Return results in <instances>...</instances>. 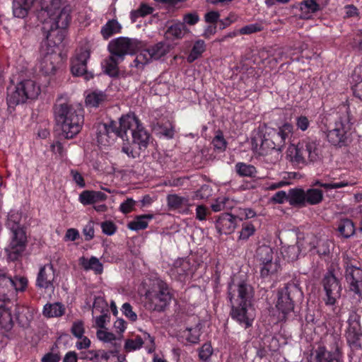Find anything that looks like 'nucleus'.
Segmentation results:
<instances>
[{"label": "nucleus", "mask_w": 362, "mask_h": 362, "mask_svg": "<svg viewBox=\"0 0 362 362\" xmlns=\"http://www.w3.org/2000/svg\"><path fill=\"white\" fill-rule=\"evenodd\" d=\"M253 294V288L244 280L233 281L228 287V298L231 306L230 315L245 329L251 327L253 321L247 313V308L251 305Z\"/></svg>", "instance_id": "f257e3e1"}, {"label": "nucleus", "mask_w": 362, "mask_h": 362, "mask_svg": "<svg viewBox=\"0 0 362 362\" xmlns=\"http://www.w3.org/2000/svg\"><path fill=\"white\" fill-rule=\"evenodd\" d=\"M54 115L56 124L65 139H73L81 132L84 116L83 110L80 106L63 102L62 98H59L54 106Z\"/></svg>", "instance_id": "f03ea898"}, {"label": "nucleus", "mask_w": 362, "mask_h": 362, "mask_svg": "<svg viewBox=\"0 0 362 362\" xmlns=\"http://www.w3.org/2000/svg\"><path fill=\"white\" fill-rule=\"evenodd\" d=\"M54 115L56 124L65 139H73L81 132L84 116L83 110L80 106L63 102L62 98H59L54 106Z\"/></svg>", "instance_id": "7ed1b4c3"}, {"label": "nucleus", "mask_w": 362, "mask_h": 362, "mask_svg": "<svg viewBox=\"0 0 362 362\" xmlns=\"http://www.w3.org/2000/svg\"><path fill=\"white\" fill-rule=\"evenodd\" d=\"M343 341L338 334H327L322 345L313 351L310 362H343Z\"/></svg>", "instance_id": "20e7f679"}, {"label": "nucleus", "mask_w": 362, "mask_h": 362, "mask_svg": "<svg viewBox=\"0 0 362 362\" xmlns=\"http://www.w3.org/2000/svg\"><path fill=\"white\" fill-rule=\"evenodd\" d=\"M40 93V86L33 80H24L13 88H8L7 104L9 108H14L28 100H34Z\"/></svg>", "instance_id": "39448f33"}, {"label": "nucleus", "mask_w": 362, "mask_h": 362, "mask_svg": "<svg viewBox=\"0 0 362 362\" xmlns=\"http://www.w3.org/2000/svg\"><path fill=\"white\" fill-rule=\"evenodd\" d=\"M277 296L276 307L286 317V315L293 311L296 300L303 298V292L298 281L292 280L278 291Z\"/></svg>", "instance_id": "423d86ee"}, {"label": "nucleus", "mask_w": 362, "mask_h": 362, "mask_svg": "<svg viewBox=\"0 0 362 362\" xmlns=\"http://www.w3.org/2000/svg\"><path fill=\"white\" fill-rule=\"evenodd\" d=\"M343 262L345 279L350 290L362 298V269L360 262L348 256L344 257Z\"/></svg>", "instance_id": "0eeeda50"}, {"label": "nucleus", "mask_w": 362, "mask_h": 362, "mask_svg": "<svg viewBox=\"0 0 362 362\" xmlns=\"http://www.w3.org/2000/svg\"><path fill=\"white\" fill-rule=\"evenodd\" d=\"M272 248L268 245H261L256 250V258L260 265V276L266 279L274 274L279 268L276 261L273 260Z\"/></svg>", "instance_id": "6e6552de"}, {"label": "nucleus", "mask_w": 362, "mask_h": 362, "mask_svg": "<svg viewBox=\"0 0 362 362\" xmlns=\"http://www.w3.org/2000/svg\"><path fill=\"white\" fill-rule=\"evenodd\" d=\"M141 46V42L132 38L119 37L111 40L108 45L110 53L119 60L127 54H134Z\"/></svg>", "instance_id": "1a4fd4ad"}, {"label": "nucleus", "mask_w": 362, "mask_h": 362, "mask_svg": "<svg viewBox=\"0 0 362 362\" xmlns=\"http://www.w3.org/2000/svg\"><path fill=\"white\" fill-rule=\"evenodd\" d=\"M131 135L132 136V146L124 144L122 151L130 158H136L147 148L150 135L142 126L132 132Z\"/></svg>", "instance_id": "9d476101"}, {"label": "nucleus", "mask_w": 362, "mask_h": 362, "mask_svg": "<svg viewBox=\"0 0 362 362\" xmlns=\"http://www.w3.org/2000/svg\"><path fill=\"white\" fill-rule=\"evenodd\" d=\"M352 123L348 112L339 117L335 123V128L326 133L328 141L334 145L342 146L346 145L347 133L351 128Z\"/></svg>", "instance_id": "9b49d317"}, {"label": "nucleus", "mask_w": 362, "mask_h": 362, "mask_svg": "<svg viewBox=\"0 0 362 362\" xmlns=\"http://www.w3.org/2000/svg\"><path fill=\"white\" fill-rule=\"evenodd\" d=\"M90 56V49L81 47L76 50L75 56L71 60V71L74 76H83L86 80L93 77L91 72L87 70V61Z\"/></svg>", "instance_id": "f8f14e48"}, {"label": "nucleus", "mask_w": 362, "mask_h": 362, "mask_svg": "<svg viewBox=\"0 0 362 362\" xmlns=\"http://www.w3.org/2000/svg\"><path fill=\"white\" fill-rule=\"evenodd\" d=\"M27 243L25 230L11 233V241L5 248L8 259L13 262L19 259L26 249Z\"/></svg>", "instance_id": "ddd939ff"}, {"label": "nucleus", "mask_w": 362, "mask_h": 362, "mask_svg": "<svg viewBox=\"0 0 362 362\" xmlns=\"http://www.w3.org/2000/svg\"><path fill=\"white\" fill-rule=\"evenodd\" d=\"M322 285L326 293L325 301L326 305H333L340 296L341 286L339 280L332 272H327L323 279Z\"/></svg>", "instance_id": "4468645a"}, {"label": "nucleus", "mask_w": 362, "mask_h": 362, "mask_svg": "<svg viewBox=\"0 0 362 362\" xmlns=\"http://www.w3.org/2000/svg\"><path fill=\"white\" fill-rule=\"evenodd\" d=\"M171 299L172 295L168 286L163 283L160 284L159 290L150 298L152 310L157 312L165 311Z\"/></svg>", "instance_id": "2eb2a0df"}, {"label": "nucleus", "mask_w": 362, "mask_h": 362, "mask_svg": "<svg viewBox=\"0 0 362 362\" xmlns=\"http://www.w3.org/2000/svg\"><path fill=\"white\" fill-rule=\"evenodd\" d=\"M71 21L70 9L63 7L60 11H53L43 24L42 29H47V26L59 28L66 30Z\"/></svg>", "instance_id": "dca6fc26"}, {"label": "nucleus", "mask_w": 362, "mask_h": 362, "mask_svg": "<svg viewBox=\"0 0 362 362\" xmlns=\"http://www.w3.org/2000/svg\"><path fill=\"white\" fill-rule=\"evenodd\" d=\"M13 278L4 274H0V307L13 305L11 299L13 298Z\"/></svg>", "instance_id": "f3484780"}, {"label": "nucleus", "mask_w": 362, "mask_h": 362, "mask_svg": "<svg viewBox=\"0 0 362 362\" xmlns=\"http://www.w3.org/2000/svg\"><path fill=\"white\" fill-rule=\"evenodd\" d=\"M240 220L231 214H221L216 220V228L219 234H230L236 228L237 221Z\"/></svg>", "instance_id": "a211bd4d"}, {"label": "nucleus", "mask_w": 362, "mask_h": 362, "mask_svg": "<svg viewBox=\"0 0 362 362\" xmlns=\"http://www.w3.org/2000/svg\"><path fill=\"white\" fill-rule=\"evenodd\" d=\"M55 278L52 264H47L40 268L36 280V286L41 288L47 289L53 287Z\"/></svg>", "instance_id": "6ab92c4d"}, {"label": "nucleus", "mask_w": 362, "mask_h": 362, "mask_svg": "<svg viewBox=\"0 0 362 362\" xmlns=\"http://www.w3.org/2000/svg\"><path fill=\"white\" fill-rule=\"evenodd\" d=\"M293 130V126L291 124L286 123L277 131L274 130L271 138L275 144L276 151H281L286 145V139L289 137Z\"/></svg>", "instance_id": "aec40b11"}, {"label": "nucleus", "mask_w": 362, "mask_h": 362, "mask_svg": "<svg viewBox=\"0 0 362 362\" xmlns=\"http://www.w3.org/2000/svg\"><path fill=\"white\" fill-rule=\"evenodd\" d=\"M252 145L255 151L259 150L260 155H266L270 151H276L275 144H274L272 138H267L260 133L252 138Z\"/></svg>", "instance_id": "412c9836"}, {"label": "nucleus", "mask_w": 362, "mask_h": 362, "mask_svg": "<svg viewBox=\"0 0 362 362\" xmlns=\"http://www.w3.org/2000/svg\"><path fill=\"white\" fill-rule=\"evenodd\" d=\"M140 126L141 124L134 114H127L119 119V129L124 134V140H128V132L132 134V132L136 131Z\"/></svg>", "instance_id": "4be33fe9"}, {"label": "nucleus", "mask_w": 362, "mask_h": 362, "mask_svg": "<svg viewBox=\"0 0 362 362\" xmlns=\"http://www.w3.org/2000/svg\"><path fill=\"white\" fill-rule=\"evenodd\" d=\"M46 35V43L48 46L58 47L63 43L66 36V30L47 26V29H43Z\"/></svg>", "instance_id": "5701e85b"}, {"label": "nucleus", "mask_w": 362, "mask_h": 362, "mask_svg": "<svg viewBox=\"0 0 362 362\" xmlns=\"http://www.w3.org/2000/svg\"><path fill=\"white\" fill-rule=\"evenodd\" d=\"M348 324L347 341L349 343H354L358 339L361 334L360 316L355 312L351 313L348 319Z\"/></svg>", "instance_id": "b1692460"}, {"label": "nucleus", "mask_w": 362, "mask_h": 362, "mask_svg": "<svg viewBox=\"0 0 362 362\" xmlns=\"http://www.w3.org/2000/svg\"><path fill=\"white\" fill-rule=\"evenodd\" d=\"M34 310L24 306L15 305V316L18 325L25 329L28 328L33 319Z\"/></svg>", "instance_id": "393cba45"}, {"label": "nucleus", "mask_w": 362, "mask_h": 362, "mask_svg": "<svg viewBox=\"0 0 362 362\" xmlns=\"http://www.w3.org/2000/svg\"><path fill=\"white\" fill-rule=\"evenodd\" d=\"M57 59L58 56L53 53V50L51 52L48 51L40 59V71L46 75L54 74L56 71L55 62Z\"/></svg>", "instance_id": "a878e982"}, {"label": "nucleus", "mask_w": 362, "mask_h": 362, "mask_svg": "<svg viewBox=\"0 0 362 362\" xmlns=\"http://www.w3.org/2000/svg\"><path fill=\"white\" fill-rule=\"evenodd\" d=\"M297 146L303 147L304 149L303 155H304L305 157L308 156L310 161L314 162L320 158V150L319 148V145L315 141L310 139L303 140L301 142H299Z\"/></svg>", "instance_id": "bb28decb"}, {"label": "nucleus", "mask_w": 362, "mask_h": 362, "mask_svg": "<svg viewBox=\"0 0 362 362\" xmlns=\"http://www.w3.org/2000/svg\"><path fill=\"white\" fill-rule=\"evenodd\" d=\"M78 199L80 202L86 206L104 201L107 199V195L100 191L85 190L80 194Z\"/></svg>", "instance_id": "cd10ccee"}, {"label": "nucleus", "mask_w": 362, "mask_h": 362, "mask_svg": "<svg viewBox=\"0 0 362 362\" xmlns=\"http://www.w3.org/2000/svg\"><path fill=\"white\" fill-rule=\"evenodd\" d=\"M34 1L35 0H13V15L17 18H25L28 15V11L32 7Z\"/></svg>", "instance_id": "c85d7f7f"}, {"label": "nucleus", "mask_w": 362, "mask_h": 362, "mask_svg": "<svg viewBox=\"0 0 362 362\" xmlns=\"http://www.w3.org/2000/svg\"><path fill=\"white\" fill-rule=\"evenodd\" d=\"M288 201L293 206H304L305 204V191L300 188L291 189L288 191Z\"/></svg>", "instance_id": "c756f323"}, {"label": "nucleus", "mask_w": 362, "mask_h": 362, "mask_svg": "<svg viewBox=\"0 0 362 362\" xmlns=\"http://www.w3.org/2000/svg\"><path fill=\"white\" fill-rule=\"evenodd\" d=\"M12 305H8L0 307V325L6 330L11 329L13 325L11 310Z\"/></svg>", "instance_id": "7c9ffc66"}, {"label": "nucleus", "mask_w": 362, "mask_h": 362, "mask_svg": "<svg viewBox=\"0 0 362 362\" xmlns=\"http://www.w3.org/2000/svg\"><path fill=\"white\" fill-rule=\"evenodd\" d=\"M122 62V60L117 59L110 54V56L104 60L103 64L105 73L112 77L117 76L119 73L118 64Z\"/></svg>", "instance_id": "2f4dec72"}, {"label": "nucleus", "mask_w": 362, "mask_h": 362, "mask_svg": "<svg viewBox=\"0 0 362 362\" xmlns=\"http://www.w3.org/2000/svg\"><path fill=\"white\" fill-rule=\"evenodd\" d=\"M122 29L121 25L117 20L112 19L108 21L104 25L100 30L101 35L105 40H107L115 34L119 33Z\"/></svg>", "instance_id": "473e14b6"}, {"label": "nucleus", "mask_w": 362, "mask_h": 362, "mask_svg": "<svg viewBox=\"0 0 362 362\" xmlns=\"http://www.w3.org/2000/svg\"><path fill=\"white\" fill-rule=\"evenodd\" d=\"M65 308L60 303H47L44 306L42 313L47 317H61L64 314Z\"/></svg>", "instance_id": "72a5a7b5"}, {"label": "nucleus", "mask_w": 362, "mask_h": 362, "mask_svg": "<svg viewBox=\"0 0 362 362\" xmlns=\"http://www.w3.org/2000/svg\"><path fill=\"white\" fill-rule=\"evenodd\" d=\"M337 231L344 238H349L351 237L355 233L354 222L349 218L341 220L338 223Z\"/></svg>", "instance_id": "f704fd0d"}, {"label": "nucleus", "mask_w": 362, "mask_h": 362, "mask_svg": "<svg viewBox=\"0 0 362 362\" xmlns=\"http://www.w3.org/2000/svg\"><path fill=\"white\" fill-rule=\"evenodd\" d=\"M189 32L187 26L178 21L168 28L166 34L173 39H182Z\"/></svg>", "instance_id": "c9c22d12"}, {"label": "nucleus", "mask_w": 362, "mask_h": 362, "mask_svg": "<svg viewBox=\"0 0 362 362\" xmlns=\"http://www.w3.org/2000/svg\"><path fill=\"white\" fill-rule=\"evenodd\" d=\"M168 206L170 209H179L182 206H190L189 199L177 194H169L167 197Z\"/></svg>", "instance_id": "e433bc0d"}, {"label": "nucleus", "mask_w": 362, "mask_h": 362, "mask_svg": "<svg viewBox=\"0 0 362 362\" xmlns=\"http://www.w3.org/2000/svg\"><path fill=\"white\" fill-rule=\"evenodd\" d=\"M300 9L303 15V18H309L310 15L320 10V5L315 0H305L300 4Z\"/></svg>", "instance_id": "4c0bfd02"}, {"label": "nucleus", "mask_w": 362, "mask_h": 362, "mask_svg": "<svg viewBox=\"0 0 362 362\" xmlns=\"http://www.w3.org/2000/svg\"><path fill=\"white\" fill-rule=\"evenodd\" d=\"M80 263L86 270L92 269L96 274H101L103 269V264L99 259L95 257H91L90 259H87L84 257L80 258Z\"/></svg>", "instance_id": "58836bf2"}, {"label": "nucleus", "mask_w": 362, "mask_h": 362, "mask_svg": "<svg viewBox=\"0 0 362 362\" xmlns=\"http://www.w3.org/2000/svg\"><path fill=\"white\" fill-rule=\"evenodd\" d=\"M304 149L300 146H296L292 148L291 150H290V154L291 156V162L296 165H298L300 167H302L303 165H305L306 163V159L303 155V151Z\"/></svg>", "instance_id": "ea45409f"}, {"label": "nucleus", "mask_w": 362, "mask_h": 362, "mask_svg": "<svg viewBox=\"0 0 362 362\" xmlns=\"http://www.w3.org/2000/svg\"><path fill=\"white\" fill-rule=\"evenodd\" d=\"M205 49L206 45L204 41L202 40H197L187 58V62L189 63L194 62L202 55Z\"/></svg>", "instance_id": "a19ab883"}, {"label": "nucleus", "mask_w": 362, "mask_h": 362, "mask_svg": "<svg viewBox=\"0 0 362 362\" xmlns=\"http://www.w3.org/2000/svg\"><path fill=\"white\" fill-rule=\"evenodd\" d=\"M305 202L310 205H316L320 203L323 199V194L322 190L318 189H309L305 192Z\"/></svg>", "instance_id": "79ce46f5"}, {"label": "nucleus", "mask_w": 362, "mask_h": 362, "mask_svg": "<svg viewBox=\"0 0 362 362\" xmlns=\"http://www.w3.org/2000/svg\"><path fill=\"white\" fill-rule=\"evenodd\" d=\"M153 60L148 49L141 50L134 60V66L143 69L144 66Z\"/></svg>", "instance_id": "37998d69"}, {"label": "nucleus", "mask_w": 362, "mask_h": 362, "mask_svg": "<svg viewBox=\"0 0 362 362\" xmlns=\"http://www.w3.org/2000/svg\"><path fill=\"white\" fill-rule=\"evenodd\" d=\"M151 57L153 58V60H158L164 55H165L168 52V47L165 45L164 42H158L150 47L148 48Z\"/></svg>", "instance_id": "c03bdc74"}, {"label": "nucleus", "mask_w": 362, "mask_h": 362, "mask_svg": "<svg viewBox=\"0 0 362 362\" xmlns=\"http://www.w3.org/2000/svg\"><path fill=\"white\" fill-rule=\"evenodd\" d=\"M235 170L241 177H255L257 173L255 166L244 163H238L235 165Z\"/></svg>", "instance_id": "a18cd8bd"}, {"label": "nucleus", "mask_w": 362, "mask_h": 362, "mask_svg": "<svg viewBox=\"0 0 362 362\" xmlns=\"http://www.w3.org/2000/svg\"><path fill=\"white\" fill-rule=\"evenodd\" d=\"M21 216L17 213H9L8 220L6 223V227L10 230L11 233L25 230V229L20 225Z\"/></svg>", "instance_id": "49530a36"}, {"label": "nucleus", "mask_w": 362, "mask_h": 362, "mask_svg": "<svg viewBox=\"0 0 362 362\" xmlns=\"http://www.w3.org/2000/svg\"><path fill=\"white\" fill-rule=\"evenodd\" d=\"M152 215H142L139 216L133 221L128 223V228L132 230H139L147 228L148 222L146 218H151Z\"/></svg>", "instance_id": "de8ad7c7"}, {"label": "nucleus", "mask_w": 362, "mask_h": 362, "mask_svg": "<svg viewBox=\"0 0 362 362\" xmlns=\"http://www.w3.org/2000/svg\"><path fill=\"white\" fill-rule=\"evenodd\" d=\"M96 134L98 143L103 145H106L107 143H109L110 139H111V136L108 133V129H107L106 123L98 124Z\"/></svg>", "instance_id": "09e8293b"}, {"label": "nucleus", "mask_w": 362, "mask_h": 362, "mask_svg": "<svg viewBox=\"0 0 362 362\" xmlns=\"http://www.w3.org/2000/svg\"><path fill=\"white\" fill-rule=\"evenodd\" d=\"M332 246V242L328 239H321L317 242L315 249L320 256H327L330 253V248Z\"/></svg>", "instance_id": "8fccbe9b"}, {"label": "nucleus", "mask_w": 362, "mask_h": 362, "mask_svg": "<svg viewBox=\"0 0 362 362\" xmlns=\"http://www.w3.org/2000/svg\"><path fill=\"white\" fill-rule=\"evenodd\" d=\"M105 99V95L102 92H93L88 94L86 98V103L87 105L92 107H97L99 104L104 101Z\"/></svg>", "instance_id": "3c124183"}, {"label": "nucleus", "mask_w": 362, "mask_h": 362, "mask_svg": "<svg viewBox=\"0 0 362 362\" xmlns=\"http://www.w3.org/2000/svg\"><path fill=\"white\" fill-rule=\"evenodd\" d=\"M282 253L288 261H294L297 259L300 254V246L298 243L296 245H288L284 249Z\"/></svg>", "instance_id": "603ef678"}, {"label": "nucleus", "mask_w": 362, "mask_h": 362, "mask_svg": "<svg viewBox=\"0 0 362 362\" xmlns=\"http://www.w3.org/2000/svg\"><path fill=\"white\" fill-rule=\"evenodd\" d=\"M213 352L214 349L211 343H205L199 349V358L200 360L207 362L210 359Z\"/></svg>", "instance_id": "864d4df0"}, {"label": "nucleus", "mask_w": 362, "mask_h": 362, "mask_svg": "<svg viewBox=\"0 0 362 362\" xmlns=\"http://www.w3.org/2000/svg\"><path fill=\"white\" fill-rule=\"evenodd\" d=\"M189 269V262L185 259H182L177 261L175 263L174 272L176 273L180 276H184L187 275Z\"/></svg>", "instance_id": "5fc2aeb1"}, {"label": "nucleus", "mask_w": 362, "mask_h": 362, "mask_svg": "<svg viewBox=\"0 0 362 362\" xmlns=\"http://www.w3.org/2000/svg\"><path fill=\"white\" fill-rule=\"evenodd\" d=\"M187 334L186 335V339L191 344H197L199 341L200 330L198 327L193 328H186L185 330Z\"/></svg>", "instance_id": "6e6d98bb"}, {"label": "nucleus", "mask_w": 362, "mask_h": 362, "mask_svg": "<svg viewBox=\"0 0 362 362\" xmlns=\"http://www.w3.org/2000/svg\"><path fill=\"white\" fill-rule=\"evenodd\" d=\"M212 144L215 149H217L221 152L225 151L227 142L223 138V133L221 131L217 132V134L212 141Z\"/></svg>", "instance_id": "4d7b16f0"}, {"label": "nucleus", "mask_w": 362, "mask_h": 362, "mask_svg": "<svg viewBox=\"0 0 362 362\" xmlns=\"http://www.w3.org/2000/svg\"><path fill=\"white\" fill-rule=\"evenodd\" d=\"M255 231V226L252 223H246L243 224L242 230L240 232L239 240H247Z\"/></svg>", "instance_id": "13d9d810"}, {"label": "nucleus", "mask_w": 362, "mask_h": 362, "mask_svg": "<svg viewBox=\"0 0 362 362\" xmlns=\"http://www.w3.org/2000/svg\"><path fill=\"white\" fill-rule=\"evenodd\" d=\"M263 30V26L261 23H254L245 25L239 30V34L250 35L252 33L260 32Z\"/></svg>", "instance_id": "bf43d9fd"}, {"label": "nucleus", "mask_w": 362, "mask_h": 362, "mask_svg": "<svg viewBox=\"0 0 362 362\" xmlns=\"http://www.w3.org/2000/svg\"><path fill=\"white\" fill-rule=\"evenodd\" d=\"M13 297L16 295V293L17 291H23L27 285H28V280L25 277H14L13 278Z\"/></svg>", "instance_id": "052dcab7"}, {"label": "nucleus", "mask_w": 362, "mask_h": 362, "mask_svg": "<svg viewBox=\"0 0 362 362\" xmlns=\"http://www.w3.org/2000/svg\"><path fill=\"white\" fill-rule=\"evenodd\" d=\"M107 129H108V133L111 136H119L124 140V134L119 129V127H117V124L115 121H110L109 123H106Z\"/></svg>", "instance_id": "680f3d73"}, {"label": "nucleus", "mask_w": 362, "mask_h": 362, "mask_svg": "<svg viewBox=\"0 0 362 362\" xmlns=\"http://www.w3.org/2000/svg\"><path fill=\"white\" fill-rule=\"evenodd\" d=\"M144 344L141 337H136L135 339H127L125 342V349L129 351L140 349Z\"/></svg>", "instance_id": "e2e57ef3"}, {"label": "nucleus", "mask_w": 362, "mask_h": 362, "mask_svg": "<svg viewBox=\"0 0 362 362\" xmlns=\"http://www.w3.org/2000/svg\"><path fill=\"white\" fill-rule=\"evenodd\" d=\"M313 185H317L322 187L325 189H338L341 187H344L349 185V182L346 181H341L338 182H329V183H322L320 181H316Z\"/></svg>", "instance_id": "0e129e2a"}, {"label": "nucleus", "mask_w": 362, "mask_h": 362, "mask_svg": "<svg viewBox=\"0 0 362 362\" xmlns=\"http://www.w3.org/2000/svg\"><path fill=\"white\" fill-rule=\"evenodd\" d=\"M182 20L183 22L181 23L185 25H194L199 22V16L197 12L187 13L183 16Z\"/></svg>", "instance_id": "69168bd1"}, {"label": "nucleus", "mask_w": 362, "mask_h": 362, "mask_svg": "<svg viewBox=\"0 0 362 362\" xmlns=\"http://www.w3.org/2000/svg\"><path fill=\"white\" fill-rule=\"evenodd\" d=\"M122 313L129 318L132 322L137 320L136 314L132 310V307L129 303H125L122 306Z\"/></svg>", "instance_id": "338daca9"}, {"label": "nucleus", "mask_w": 362, "mask_h": 362, "mask_svg": "<svg viewBox=\"0 0 362 362\" xmlns=\"http://www.w3.org/2000/svg\"><path fill=\"white\" fill-rule=\"evenodd\" d=\"M136 202L132 198H127L119 206V210L124 214H129L133 210Z\"/></svg>", "instance_id": "774afa93"}]
</instances>
